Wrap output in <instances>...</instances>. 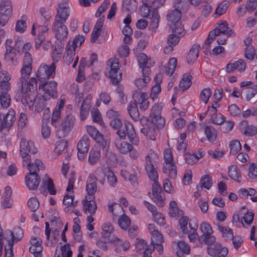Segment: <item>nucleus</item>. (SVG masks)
Segmentation results:
<instances>
[{"label":"nucleus","instance_id":"61","mask_svg":"<svg viewBox=\"0 0 257 257\" xmlns=\"http://www.w3.org/2000/svg\"><path fill=\"white\" fill-rule=\"evenodd\" d=\"M146 173L148 177L152 181H156L158 178V175L154 166L145 167Z\"/></svg>","mask_w":257,"mask_h":257},{"label":"nucleus","instance_id":"47","mask_svg":"<svg viewBox=\"0 0 257 257\" xmlns=\"http://www.w3.org/2000/svg\"><path fill=\"white\" fill-rule=\"evenodd\" d=\"M230 6V0H225L220 3L217 7L215 14L221 16L225 13Z\"/></svg>","mask_w":257,"mask_h":257},{"label":"nucleus","instance_id":"14","mask_svg":"<svg viewBox=\"0 0 257 257\" xmlns=\"http://www.w3.org/2000/svg\"><path fill=\"white\" fill-rule=\"evenodd\" d=\"M6 233L8 243L13 242V244L21 240L24 234L23 230L19 227H15L13 231L8 230Z\"/></svg>","mask_w":257,"mask_h":257},{"label":"nucleus","instance_id":"36","mask_svg":"<svg viewBox=\"0 0 257 257\" xmlns=\"http://www.w3.org/2000/svg\"><path fill=\"white\" fill-rule=\"evenodd\" d=\"M177 246L179 250L176 251L178 257H182L184 254H189L190 252L189 245L185 241L180 240L177 242Z\"/></svg>","mask_w":257,"mask_h":257},{"label":"nucleus","instance_id":"24","mask_svg":"<svg viewBox=\"0 0 257 257\" xmlns=\"http://www.w3.org/2000/svg\"><path fill=\"white\" fill-rule=\"evenodd\" d=\"M69 11L66 7H60L57 10L54 23L64 24L69 16Z\"/></svg>","mask_w":257,"mask_h":257},{"label":"nucleus","instance_id":"9","mask_svg":"<svg viewBox=\"0 0 257 257\" xmlns=\"http://www.w3.org/2000/svg\"><path fill=\"white\" fill-rule=\"evenodd\" d=\"M15 119V111L13 109H10L6 114L0 113V132L4 129L9 131Z\"/></svg>","mask_w":257,"mask_h":257},{"label":"nucleus","instance_id":"64","mask_svg":"<svg viewBox=\"0 0 257 257\" xmlns=\"http://www.w3.org/2000/svg\"><path fill=\"white\" fill-rule=\"evenodd\" d=\"M152 243H162L163 236L158 230H154L152 232Z\"/></svg>","mask_w":257,"mask_h":257},{"label":"nucleus","instance_id":"34","mask_svg":"<svg viewBox=\"0 0 257 257\" xmlns=\"http://www.w3.org/2000/svg\"><path fill=\"white\" fill-rule=\"evenodd\" d=\"M21 102L25 106L28 105L30 109H33L34 106V95H32L29 91L22 92Z\"/></svg>","mask_w":257,"mask_h":257},{"label":"nucleus","instance_id":"38","mask_svg":"<svg viewBox=\"0 0 257 257\" xmlns=\"http://www.w3.org/2000/svg\"><path fill=\"white\" fill-rule=\"evenodd\" d=\"M181 14L180 11H178L177 9H175L170 11L167 15V19L168 22H171L170 24L177 23L180 22Z\"/></svg>","mask_w":257,"mask_h":257},{"label":"nucleus","instance_id":"46","mask_svg":"<svg viewBox=\"0 0 257 257\" xmlns=\"http://www.w3.org/2000/svg\"><path fill=\"white\" fill-rule=\"evenodd\" d=\"M63 198V203L67 206H72L74 207L77 204V201H74V195L73 191L68 192Z\"/></svg>","mask_w":257,"mask_h":257},{"label":"nucleus","instance_id":"35","mask_svg":"<svg viewBox=\"0 0 257 257\" xmlns=\"http://www.w3.org/2000/svg\"><path fill=\"white\" fill-rule=\"evenodd\" d=\"M90 100L91 97L88 96L85 100L83 101L81 105L80 113V117L81 120H85L88 115Z\"/></svg>","mask_w":257,"mask_h":257},{"label":"nucleus","instance_id":"6","mask_svg":"<svg viewBox=\"0 0 257 257\" xmlns=\"http://www.w3.org/2000/svg\"><path fill=\"white\" fill-rule=\"evenodd\" d=\"M163 107V103H155L152 106L150 115L152 123L159 128L163 127L165 123L164 118L161 116Z\"/></svg>","mask_w":257,"mask_h":257},{"label":"nucleus","instance_id":"21","mask_svg":"<svg viewBox=\"0 0 257 257\" xmlns=\"http://www.w3.org/2000/svg\"><path fill=\"white\" fill-rule=\"evenodd\" d=\"M74 119L71 116H67L65 119L58 126L59 131H63L64 135L68 134L73 127Z\"/></svg>","mask_w":257,"mask_h":257},{"label":"nucleus","instance_id":"59","mask_svg":"<svg viewBox=\"0 0 257 257\" xmlns=\"http://www.w3.org/2000/svg\"><path fill=\"white\" fill-rule=\"evenodd\" d=\"M212 91L210 88H204L200 92V97L201 100L206 104L211 96Z\"/></svg>","mask_w":257,"mask_h":257},{"label":"nucleus","instance_id":"28","mask_svg":"<svg viewBox=\"0 0 257 257\" xmlns=\"http://www.w3.org/2000/svg\"><path fill=\"white\" fill-rule=\"evenodd\" d=\"M108 209L109 211H110L113 215L112 218V220L113 222L116 220L117 217H121V215L124 214V210L122 206L116 203L109 205Z\"/></svg>","mask_w":257,"mask_h":257},{"label":"nucleus","instance_id":"26","mask_svg":"<svg viewBox=\"0 0 257 257\" xmlns=\"http://www.w3.org/2000/svg\"><path fill=\"white\" fill-rule=\"evenodd\" d=\"M138 61L140 68L144 69L148 68L150 69V67L153 66L155 62L149 59L145 53H140L138 56Z\"/></svg>","mask_w":257,"mask_h":257},{"label":"nucleus","instance_id":"23","mask_svg":"<svg viewBox=\"0 0 257 257\" xmlns=\"http://www.w3.org/2000/svg\"><path fill=\"white\" fill-rule=\"evenodd\" d=\"M162 170L164 173L166 174L171 178L174 179L177 176V170L175 162L167 164L163 163Z\"/></svg>","mask_w":257,"mask_h":257},{"label":"nucleus","instance_id":"2","mask_svg":"<svg viewBox=\"0 0 257 257\" xmlns=\"http://www.w3.org/2000/svg\"><path fill=\"white\" fill-rule=\"evenodd\" d=\"M117 134L119 137V139H125L127 136L130 141L132 144L138 145L139 141L137 137L136 133L133 124L128 122L124 123V126L119 129L117 132Z\"/></svg>","mask_w":257,"mask_h":257},{"label":"nucleus","instance_id":"17","mask_svg":"<svg viewBox=\"0 0 257 257\" xmlns=\"http://www.w3.org/2000/svg\"><path fill=\"white\" fill-rule=\"evenodd\" d=\"M32 66L23 65L21 70V77L19 78L18 84L22 87L23 90H25V86L27 84V80L30 77L32 72Z\"/></svg>","mask_w":257,"mask_h":257},{"label":"nucleus","instance_id":"13","mask_svg":"<svg viewBox=\"0 0 257 257\" xmlns=\"http://www.w3.org/2000/svg\"><path fill=\"white\" fill-rule=\"evenodd\" d=\"M246 68V63L243 59L237 61H231L226 65V71L228 73L233 72L237 70L239 72H243Z\"/></svg>","mask_w":257,"mask_h":257},{"label":"nucleus","instance_id":"63","mask_svg":"<svg viewBox=\"0 0 257 257\" xmlns=\"http://www.w3.org/2000/svg\"><path fill=\"white\" fill-rule=\"evenodd\" d=\"M106 175L109 185L111 187H114L117 183V180L114 173L111 170H108L106 172Z\"/></svg>","mask_w":257,"mask_h":257},{"label":"nucleus","instance_id":"5","mask_svg":"<svg viewBox=\"0 0 257 257\" xmlns=\"http://www.w3.org/2000/svg\"><path fill=\"white\" fill-rule=\"evenodd\" d=\"M0 24L4 26L12 15V6L10 0H0Z\"/></svg>","mask_w":257,"mask_h":257},{"label":"nucleus","instance_id":"7","mask_svg":"<svg viewBox=\"0 0 257 257\" xmlns=\"http://www.w3.org/2000/svg\"><path fill=\"white\" fill-rule=\"evenodd\" d=\"M57 83L54 81H50L46 82H42L39 84V89H42L44 91L43 96L44 97L50 99H55L58 96L57 90Z\"/></svg>","mask_w":257,"mask_h":257},{"label":"nucleus","instance_id":"27","mask_svg":"<svg viewBox=\"0 0 257 257\" xmlns=\"http://www.w3.org/2000/svg\"><path fill=\"white\" fill-rule=\"evenodd\" d=\"M96 178L91 175H90L87 180L86 191L87 192V196H93L97 190Z\"/></svg>","mask_w":257,"mask_h":257},{"label":"nucleus","instance_id":"19","mask_svg":"<svg viewBox=\"0 0 257 257\" xmlns=\"http://www.w3.org/2000/svg\"><path fill=\"white\" fill-rule=\"evenodd\" d=\"M96 142L100 147V150H101L103 157H106L109 150L110 140L107 136L104 137L102 135L100 137L97 138Z\"/></svg>","mask_w":257,"mask_h":257},{"label":"nucleus","instance_id":"60","mask_svg":"<svg viewBox=\"0 0 257 257\" xmlns=\"http://www.w3.org/2000/svg\"><path fill=\"white\" fill-rule=\"evenodd\" d=\"M86 131L89 135L95 141L102 135L95 127L91 125L87 126Z\"/></svg>","mask_w":257,"mask_h":257},{"label":"nucleus","instance_id":"15","mask_svg":"<svg viewBox=\"0 0 257 257\" xmlns=\"http://www.w3.org/2000/svg\"><path fill=\"white\" fill-rule=\"evenodd\" d=\"M67 54L64 57V62L67 65H70L72 61H73L74 58H75V49H74V48L73 47V46H70V42H68V44L67 45L66 48ZM78 56H77L75 57V59L73 63L72 67L75 68L76 66L77 65V64L78 62Z\"/></svg>","mask_w":257,"mask_h":257},{"label":"nucleus","instance_id":"3","mask_svg":"<svg viewBox=\"0 0 257 257\" xmlns=\"http://www.w3.org/2000/svg\"><path fill=\"white\" fill-rule=\"evenodd\" d=\"M37 152V149L35 148L33 143L25 139H22L20 144V154L23 159V165L25 166V163L29 161V154H35Z\"/></svg>","mask_w":257,"mask_h":257},{"label":"nucleus","instance_id":"10","mask_svg":"<svg viewBox=\"0 0 257 257\" xmlns=\"http://www.w3.org/2000/svg\"><path fill=\"white\" fill-rule=\"evenodd\" d=\"M53 32L58 42H62L66 39L68 31L66 26L63 23H53Z\"/></svg>","mask_w":257,"mask_h":257},{"label":"nucleus","instance_id":"57","mask_svg":"<svg viewBox=\"0 0 257 257\" xmlns=\"http://www.w3.org/2000/svg\"><path fill=\"white\" fill-rule=\"evenodd\" d=\"M189 227H190V231H188V238L190 241L191 242H194L198 236L197 233L196 232V229L197 228V225L196 224H194L193 225H192V224L189 223Z\"/></svg>","mask_w":257,"mask_h":257},{"label":"nucleus","instance_id":"30","mask_svg":"<svg viewBox=\"0 0 257 257\" xmlns=\"http://www.w3.org/2000/svg\"><path fill=\"white\" fill-rule=\"evenodd\" d=\"M199 48L200 46L197 44L192 46L186 57L188 64H192L197 60L199 55Z\"/></svg>","mask_w":257,"mask_h":257},{"label":"nucleus","instance_id":"62","mask_svg":"<svg viewBox=\"0 0 257 257\" xmlns=\"http://www.w3.org/2000/svg\"><path fill=\"white\" fill-rule=\"evenodd\" d=\"M189 218L187 216H183L179 220L180 228L184 234L188 233L187 225L188 224Z\"/></svg>","mask_w":257,"mask_h":257},{"label":"nucleus","instance_id":"48","mask_svg":"<svg viewBox=\"0 0 257 257\" xmlns=\"http://www.w3.org/2000/svg\"><path fill=\"white\" fill-rule=\"evenodd\" d=\"M0 101L2 107H8L11 103L10 94L6 91H1L0 93Z\"/></svg>","mask_w":257,"mask_h":257},{"label":"nucleus","instance_id":"42","mask_svg":"<svg viewBox=\"0 0 257 257\" xmlns=\"http://www.w3.org/2000/svg\"><path fill=\"white\" fill-rule=\"evenodd\" d=\"M241 126L245 127L244 130V134L246 136H252L257 133V128L252 125H248V121L246 120L242 121Z\"/></svg>","mask_w":257,"mask_h":257},{"label":"nucleus","instance_id":"53","mask_svg":"<svg viewBox=\"0 0 257 257\" xmlns=\"http://www.w3.org/2000/svg\"><path fill=\"white\" fill-rule=\"evenodd\" d=\"M100 157V151H98L96 149H92L89 153L88 162L91 165H94L96 163Z\"/></svg>","mask_w":257,"mask_h":257},{"label":"nucleus","instance_id":"49","mask_svg":"<svg viewBox=\"0 0 257 257\" xmlns=\"http://www.w3.org/2000/svg\"><path fill=\"white\" fill-rule=\"evenodd\" d=\"M228 175L233 180L240 182L238 179L241 177L238 168L235 165L230 166L228 169Z\"/></svg>","mask_w":257,"mask_h":257},{"label":"nucleus","instance_id":"25","mask_svg":"<svg viewBox=\"0 0 257 257\" xmlns=\"http://www.w3.org/2000/svg\"><path fill=\"white\" fill-rule=\"evenodd\" d=\"M121 139H116L114 141V145L120 153L126 154L132 149V145L127 142L121 140Z\"/></svg>","mask_w":257,"mask_h":257},{"label":"nucleus","instance_id":"41","mask_svg":"<svg viewBox=\"0 0 257 257\" xmlns=\"http://www.w3.org/2000/svg\"><path fill=\"white\" fill-rule=\"evenodd\" d=\"M158 161V156L153 151L151 150L145 158V167L154 166Z\"/></svg>","mask_w":257,"mask_h":257},{"label":"nucleus","instance_id":"44","mask_svg":"<svg viewBox=\"0 0 257 257\" xmlns=\"http://www.w3.org/2000/svg\"><path fill=\"white\" fill-rule=\"evenodd\" d=\"M175 9L180 11L181 14L185 13L189 7L188 0H176L174 4Z\"/></svg>","mask_w":257,"mask_h":257},{"label":"nucleus","instance_id":"31","mask_svg":"<svg viewBox=\"0 0 257 257\" xmlns=\"http://www.w3.org/2000/svg\"><path fill=\"white\" fill-rule=\"evenodd\" d=\"M242 91H244L245 94L246 99L247 101H251L253 104L257 101V100L252 99L257 94V85H253V87H246Z\"/></svg>","mask_w":257,"mask_h":257},{"label":"nucleus","instance_id":"11","mask_svg":"<svg viewBox=\"0 0 257 257\" xmlns=\"http://www.w3.org/2000/svg\"><path fill=\"white\" fill-rule=\"evenodd\" d=\"M90 145V140L86 135L83 136L79 141L77 149L78 150V158L79 160L84 159L86 154H87Z\"/></svg>","mask_w":257,"mask_h":257},{"label":"nucleus","instance_id":"20","mask_svg":"<svg viewBox=\"0 0 257 257\" xmlns=\"http://www.w3.org/2000/svg\"><path fill=\"white\" fill-rule=\"evenodd\" d=\"M26 184L30 190H35L39 186L41 178L38 175L27 174L25 177Z\"/></svg>","mask_w":257,"mask_h":257},{"label":"nucleus","instance_id":"50","mask_svg":"<svg viewBox=\"0 0 257 257\" xmlns=\"http://www.w3.org/2000/svg\"><path fill=\"white\" fill-rule=\"evenodd\" d=\"M191 84V76L184 75L180 82L179 86L182 89V91H184L190 87Z\"/></svg>","mask_w":257,"mask_h":257},{"label":"nucleus","instance_id":"45","mask_svg":"<svg viewBox=\"0 0 257 257\" xmlns=\"http://www.w3.org/2000/svg\"><path fill=\"white\" fill-rule=\"evenodd\" d=\"M177 60L175 58H171L165 67V71L166 74L171 76L174 72L176 67Z\"/></svg>","mask_w":257,"mask_h":257},{"label":"nucleus","instance_id":"1","mask_svg":"<svg viewBox=\"0 0 257 257\" xmlns=\"http://www.w3.org/2000/svg\"><path fill=\"white\" fill-rule=\"evenodd\" d=\"M56 63L53 62L50 65L42 64L37 72V77L41 82L49 79L53 78L55 76Z\"/></svg>","mask_w":257,"mask_h":257},{"label":"nucleus","instance_id":"39","mask_svg":"<svg viewBox=\"0 0 257 257\" xmlns=\"http://www.w3.org/2000/svg\"><path fill=\"white\" fill-rule=\"evenodd\" d=\"M217 25L220 31L227 36V37H234L235 36L234 32L228 27L227 22L225 21L219 22Z\"/></svg>","mask_w":257,"mask_h":257},{"label":"nucleus","instance_id":"8","mask_svg":"<svg viewBox=\"0 0 257 257\" xmlns=\"http://www.w3.org/2000/svg\"><path fill=\"white\" fill-rule=\"evenodd\" d=\"M108 65L110 66L109 78L112 82L114 84H117L122 78V73L118 72L119 69V63L117 59L111 58L108 61Z\"/></svg>","mask_w":257,"mask_h":257},{"label":"nucleus","instance_id":"54","mask_svg":"<svg viewBox=\"0 0 257 257\" xmlns=\"http://www.w3.org/2000/svg\"><path fill=\"white\" fill-rule=\"evenodd\" d=\"M122 6L128 11H135L137 9L136 0H122Z\"/></svg>","mask_w":257,"mask_h":257},{"label":"nucleus","instance_id":"43","mask_svg":"<svg viewBox=\"0 0 257 257\" xmlns=\"http://www.w3.org/2000/svg\"><path fill=\"white\" fill-rule=\"evenodd\" d=\"M149 18L151 20L150 27L151 29L156 31L158 28L160 18L158 11L155 9L153 10L152 11V15Z\"/></svg>","mask_w":257,"mask_h":257},{"label":"nucleus","instance_id":"29","mask_svg":"<svg viewBox=\"0 0 257 257\" xmlns=\"http://www.w3.org/2000/svg\"><path fill=\"white\" fill-rule=\"evenodd\" d=\"M127 110L131 118L135 121L140 118L137 101H131L127 106Z\"/></svg>","mask_w":257,"mask_h":257},{"label":"nucleus","instance_id":"12","mask_svg":"<svg viewBox=\"0 0 257 257\" xmlns=\"http://www.w3.org/2000/svg\"><path fill=\"white\" fill-rule=\"evenodd\" d=\"M43 185L40 189L41 193L44 195H47L49 192L51 195H55L56 190L55 188L53 180L49 178L47 174L42 179Z\"/></svg>","mask_w":257,"mask_h":257},{"label":"nucleus","instance_id":"55","mask_svg":"<svg viewBox=\"0 0 257 257\" xmlns=\"http://www.w3.org/2000/svg\"><path fill=\"white\" fill-rule=\"evenodd\" d=\"M173 32L183 36L185 34V31L181 22L173 24H169Z\"/></svg>","mask_w":257,"mask_h":257},{"label":"nucleus","instance_id":"37","mask_svg":"<svg viewBox=\"0 0 257 257\" xmlns=\"http://www.w3.org/2000/svg\"><path fill=\"white\" fill-rule=\"evenodd\" d=\"M37 81L35 78L31 77L29 81H27V84L25 86V90H23V88L21 87V92H26L29 91L30 93H34L37 90Z\"/></svg>","mask_w":257,"mask_h":257},{"label":"nucleus","instance_id":"52","mask_svg":"<svg viewBox=\"0 0 257 257\" xmlns=\"http://www.w3.org/2000/svg\"><path fill=\"white\" fill-rule=\"evenodd\" d=\"M218 228L226 240H231L233 238V232L230 228L221 225H218Z\"/></svg>","mask_w":257,"mask_h":257},{"label":"nucleus","instance_id":"58","mask_svg":"<svg viewBox=\"0 0 257 257\" xmlns=\"http://www.w3.org/2000/svg\"><path fill=\"white\" fill-rule=\"evenodd\" d=\"M200 184L203 187L209 190L212 186V178L209 175H205L201 178Z\"/></svg>","mask_w":257,"mask_h":257},{"label":"nucleus","instance_id":"4","mask_svg":"<svg viewBox=\"0 0 257 257\" xmlns=\"http://www.w3.org/2000/svg\"><path fill=\"white\" fill-rule=\"evenodd\" d=\"M50 100L43 96H38L34 99V106L35 111L40 112L44 111L43 119L48 120L50 116V110L48 101Z\"/></svg>","mask_w":257,"mask_h":257},{"label":"nucleus","instance_id":"32","mask_svg":"<svg viewBox=\"0 0 257 257\" xmlns=\"http://www.w3.org/2000/svg\"><path fill=\"white\" fill-rule=\"evenodd\" d=\"M60 246V251L57 253V249L55 251L54 257H71L72 251L69 244H62V243H59Z\"/></svg>","mask_w":257,"mask_h":257},{"label":"nucleus","instance_id":"22","mask_svg":"<svg viewBox=\"0 0 257 257\" xmlns=\"http://www.w3.org/2000/svg\"><path fill=\"white\" fill-rule=\"evenodd\" d=\"M25 166L27 164L28 169L29 171V173L27 174H34L38 175V172H39L40 170H43L44 168V164L43 162L39 160L36 159L34 163H30V161L28 163H25Z\"/></svg>","mask_w":257,"mask_h":257},{"label":"nucleus","instance_id":"16","mask_svg":"<svg viewBox=\"0 0 257 257\" xmlns=\"http://www.w3.org/2000/svg\"><path fill=\"white\" fill-rule=\"evenodd\" d=\"M94 196H86L85 200L83 202V209L85 213L94 215L97 210V205L93 200Z\"/></svg>","mask_w":257,"mask_h":257},{"label":"nucleus","instance_id":"33","mask_svg":"<svg viewBox=\"0 0 257 257\" xmlns=\"http://www.w3.org/2000/svg\"><path fill=\"white\" fill-rule=\"evenodd\" d=\"M150 196L154 202L159 206H163L165 200V194L163 191H152Z\"/></svg>","mask_w":257,"mask_h":257},{"label":"nucleus","instance_id":"18","mask_svg":"<svg viewBox=\"0 0 257 257\" xmlns=\"http://www.w3.org/2000/svg\"><path fill=\"white\" fill-rule=\"evenodd\" d=\"M151 74V69L146 68L142 70V78L136 79L135 83L139 89L143 88L147 86L151 80L150 75Z\"/></svg>","mask_w":257,"mask_h":257},{"label":"nucleus","instance_id":"51","mask_svg":"<svg viewBox=\"0 0 257 257\" xmlns=\"http://www.w3.org/2000/svg\"><path fill=\"white\" fill-rule=\"evenodd\" d=\"M118 224L120 228L123 230H126L131 224V220L126 215L123 214L118 218Z\"/></svg>","mask_w":257,"mask_h":257},{"label":"nucleus","instance_id":"56","mask_svg":"<svg viewBox=\"0 0 257 257\" xmlns=\"http://www.w3.org/2000/svg\"><path fill=\"white\" fill-rule=\"evenodd\" d=\"M230 153L232 155L236 154L241 149L240 142L237 140H233L230 142Z\"/></svg>","mask_w":257,"mask_h":257},{"label":"nucleus","instance_id":"40","mask_svg":"<svg viewBox=\"0 0 257 257\" xmlns=\"http://www.w3.org/2000/svg\"><path fill=\"white\" fill-rule=\"evenodd\" d=\"M204 133L209 142L213 143L216 140L217 138V131L212 126L206 125L205 127Z\"/></svg>","mask_w":257,"mask_h":257}]
</instances>
